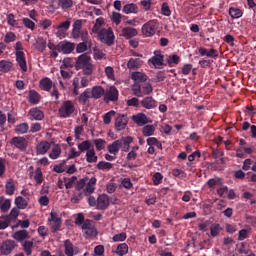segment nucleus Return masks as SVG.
<instances>
[{"label": "nucleus", "mask_w": 256, "mask_h": 256, "mask_svg": "<svg viewBox=\"0 0 256 256\" xmlns=\"http://www.w3.org/2000/svg\"><path fill=\"white\" fill-rule=\"evenodd\" d=\"M219 233H221V225L219 224H213L210 227V234L212 237H217V235H219Z\"/></svg>", "instance_id": "obj_55"}, {"label": "nucleus", "mask_w": 256, "mask_h": 256, "mask_svg": "<svg viewBox=\"0 0 256 256\" xmlns=\"http://www.w3.org/2000/svg\"><path fill=\"white\" fill-rule=\"evenodd\" d=\"M165 59V56H163V54H161V52H154V56L151 57V59L149 60L150 63H152V65H154L155 69H163V65L166 66L167 64H165L163 61Z\"/></svg>", "instance_id": "obj_12"}, {"label": "nucleus", "mask_w": 256, "mask_h": 256, "mask_svg": "<svg viewBox=\"0 0 256 256\" xmlns=\"http://www.w3.org/2000/svg\"><path fill=\"white\" fill-rule=\"evenodd\" d=\"M23 249L26 255H31V253H33V241H25L23 244Z\"/></svg>", "instance_id": "obj_52"}, {"label": "nucleus", "mask_w": 256, "mask_h": 256, "mask_svg": "<svg viewBox=\"0 0 256 256\" xmlns=\"http://www.w3.org/2000/svg\"><path fill=\"white\" fill-rule=\"evenodd\" d=\"M64 249V253L67 256H74L79 254V248L74 247L73 242H71L69 239L64 241Z\"/></svg>", "instance_id": "obj_14"}, {"label": "nucleus", "mask_w": 256, "mask_h": 256, "mask_svg": "<svg viewBox=\"0 0 256 256\" xmlns=\"http://www.w3.org/2000/svg\"><path fill=\"white\" fill-rule=\"evenodd\" d=\"M74 67L76 71H82L83 75L89 77L90 75H93V69L95 66L93 65V59H91L89 54L84 53L75 58Z\"/></svg>", "instance_id": "obj_1"}, {"label": "nucleus", "mask_w": 256, "mask_h": 256, "mask_svg": "<svg viewBox=\"0 0 256 256\" xmlns=\"http://www.w3.org/2000/svg\"><path fill=\"white\" fill-rule=\"evenodd\" d=\"M181 61V57L177 54H172L166 58V63L169 67H173V65H179Z\"/></svg>", "instance_id": "obj_37"}, {"label": "nucleus", "mask_w": 256, "mask_h": 256, "mask_svg": "<svg viewBox=\"0 0 256 256\" xmlns=\"http://www.w3.org/2000/svg\"><path fill=\"white\" fill-rule=\"evenodd\" d=\"M125 239H127V233H125V232L116 234L112 237V241H114V243H119L121 241H125Z\"/></svg>", "instance_id": "obj_59"}, {"label": "nucleus", "mask_w": 256, "mask_h": 256, "mask_svg": "<svg viewBox=\"0 0 256 256\" xmlns=\"http://www.w3.org/2000/svg\"><path fill=\"white\" fill-rule=\"evenodd\" d=\"M27 99L31 105H39L41 102V94L35 90H30Z\"/></svg>", "instance_id": "obj_26"}, {"label": "nucleus", "mask_w": 256, "mask_h": 256, "mask_svg": "<svg viewBox=\"0 0 256 256\" xmlns=\"http://www.w3.org/2000/svg\"><path fill=\"white\" fill-rule=\"evenodd\" d=\"M95 185H97V178H82L79 181H77L75 189L76 191H82L86 197H89V195L95 193Z\"/></svg>", "instance_id": "obj_2"}, {"label": "nucleus", "mask_w": 256, "mask_h": 256, "mask_svg": "<svg viewBox=\"0 0 256 256\" xmlns=\"http://www.w3.org/2000/svg\"><path fill=\"white\" fill-rule=\"evenodd\" d=\"M15 247H17V242H15L14 240H6L2 242L0 246V253L1 255H11Z\"/></svg>", "instance_id": "obj_10"}, {"label": "nucleus", "mask_w": 256, "mask_h": 256, "mask_svg": "<svg viewBox=\"0 0 256 256\" xmlns=\"http://www.w3.org/2000/svg\"><path fill=\"white\" fill-rule=\"evenodd\" d=\"M58 6L62 9H71L73 7V0H58Z\"/></svg>", "instance_id": "obj_49"}, {"label": "nucleus", "mask_w": 256, "mask_h": 256, "mask_svg": "<svg viewBox=\"0 0 256 256\" xmlns=\"http://www.w3.org/2000/svg\"><path fill=\"white\" fill-rule=\"evenodd\" d=\"M118 141L120 142V149H122L124 153L129 152V149H131V143H133V137L131 136L122 137Z\"/></svg>", "instance_id": "obj_22"}, {"label": "nucleus", "mask_w": 256, "mask_h": 256, "mask_svg": "<svg viewBox=\"0 0 256 256\" xmlns=\"http://www.w3.org/2000/svg\"><path fill=\"white\" fill-rule=\"evenodd\" d=\"M155 133V126L153 125H146L142 129V135L144 137H151V135H154Z\"/></svg>", "instance_id": "obj_48"}, {"label": "nucleus", "mask_w": 256, "mask_h": 256, "mask_svg": "<svg viewBox=\"0 0 256 256\" xmlns=\"http://www.w3.org/2000/svg\"><path fill=\"white\" fill-rule=\"evenodd\" d=\"M161 13L164 17H171V8H169V4L167 2L162 3Z\"/></svg>", "instance_id": "obj_54"}, {"label": "nucleus", "mask_w": 256, "mask_h": 256, "mask_svg": "<svg viewBox=\"0 0 256 256\" xmlns=\"http://www.w3.org/2000/svg\"><path fill=\"white\" fill-rule=\"evenodd\" d=\"M121 35L126 39H133V37H137V35H139V31L136 28L127 26L122 29Z\"/></svg>", "instance_id": "obj_20"}, {"label": "nucleus", "mask_w": 256, "mask_h": 256, "mask_svg": "<svg viewBox=\"0 0 256 256\" xmlns=\"http://www.w3.org/2000/svg\"><path fill=\"white\" fill-rule=\"evenodd\" d=\"M40 88L42 91H51V89H53V81L47 77L43 78L40 80Z\"/></svg>", "instance_id": "obj_32"}, {"label": "nucleus", "mask_w": 256, "mask_h": 256, "mask_svg": "<svg viewBox=\"0 0 256 256\" xmlns=\"http://www.w3.org/2000/svg\"><path fill=\"white\" fill-rule=\"evenodd\" d=\"M98 38L101 41V43H105V45H108V47H111V45L115 44V33L111 28L101 29L98 33Z\"/></svg>", "instance_id": "obj_5"}, {"label": "nucleus", "mask_w": 256, "mask_h": 256, "mask_svg": "<svg viewBox=\"0 0 256 256\" xmlns=\"http://www.w3.org/2000/svg\"><path fill=\"white\" fill-rule=\"evenodd\" d=\"M65 188L73 189V185H75V181H77V176H72L71 178H64Z\"/></svg>", "instance_id": "obj_53"}, {"label": "nucleus", "mask_w": 256, "mask_h": 256, "mask_svg": "<svg viewBox=\"0 0 256 256\" xmlns=\"http://www.w3.org/2000/svg\"><path fill=\"white\" fill-rule=\"evenodd\" d=\"M28 115L30 117V121H43V119H45V114L37 107L31 108Z\"/></svg>", "instance_id": "obj_15"}, {"label": "nucleus", "mask_w": 256, "mask_h": 256, "mask_svg": "<svg viewBox=\"0 0 256 256\" xmlns=\"http://www.w3.org/2000/svg\"><path fill=\"white\" fill-rule=\"evenodd\" d=\"M131 79L132 81H135V83L141 85V83H145V81H147L149 77H147V75L143 72H133L131 74Z\"/></svg>", "instance_id": "obj_29"}, {"label": "nucleus", "mask_w": 256, "mask_h": 256, "mask_svg": "<svg viewBox=\"0 0 256 256\" xmlns=\"http://www.w3.org/2000/svg\"><path fill=\"white\" fill-rule=\"evenodd\" d=\"M104 101L105 103L119 101V90H117V87L111 86L108 90L104 91Z\"/></svg>", "instance_id": "obj_8"}, {"label": "nucleus", "mask_w": 256, "mask_h": 256, "mask_svg": "<svg viewBox=\"0 0 256 256\" xmlns=\"http://www.w3.org/2000/svg\"><path fill=\"white\" fill-rule=\"evenodd\" d=\"M57 50L59 53H64V55H69L75 51V43L62 41L57 44Z\"/></svg>", "instance_id": "obj_11"}, {"label": "nucleus", "mask_w": 256, "mask_h": 256, "mask_svg": "<svg viewBox=\"0 0 256 256\" xmlns=\"http://www.w3.org/2000/svg\"><path fill=\"white\" fill-rule=\"evenodd\" d=\"M104 254H105V246L104 245H98L94 248L95 256H104Z\"/></svg>", "instance_id": "obj_64"}, {"label": "nucleus", "mask_w": 256, "mask_h": 256, "mask_svg": "<svg viewBox=\"0 0 256 256\" xmlns=\"http://www.w3.org/2000/svg\"><path fill=\"white\" fill-rule=\"evenodd\" d=\"M71 36L73 39H81L82 41H89V32L84 30H72Z\"/></svg>", "instance_id": "obj_25"}, {"label": "nucleus", "mask_w": 256, "mask_h": 256, "mask_svg": "<svg viewBox=\"0 0 256 256\" xmlns=\"http://www.w3.org/2000/svg\"><path fill=\"white\" fill-rule=\"evenodd\" d=\"M90 95L92 99H101L102 95H105V89L101 86H94L92 90H90Z\"/></svg>", "instance_id": "obj_31"}, {"label": "nucleus", "mask_w": 256, "mask_h": 256, "mask_svg": "<svg viewBox=\"0 0 256 256\" xmlns=\"http://www.w3.org/2000/svg\"><path fill=\"white\" fill-rule=\"evenodd\" d=\"M22 23L27 29H31V31L35 29V22L29 18H23Z\"/></svg>", "instance_id": "obj_60"}, {"label": "nucleus", "mask_w": 256, "mask_h": 256, "mask_svg": "<svg viewBox=\"0 0 256 256\" xmlns=\"http://www.w3.org/2000/svg\"><path fill=\"white\" fill-rule=\"evenodd\" d=\"M15 205L18 209H27V200H25L22 196H18L15 198Z\"/></svg>", "instance_id": "obj_47"}, {"label": "nucleus", "mask_w": 256, "mask_h": 256, "mask_svg": "<svg viewBox=\"0 0 256 256\" xmlns=\"http://www.w3.org/2000/svg\"><path fill=\"white\" fill-rule=\"evenodd\" d=\"M10 144L16 147V149H19V151H27L29 142L27 139H25V137L16 136L10 140Z\"/></svg>", "instance_id": "obj_7"}, {"label": "nucleus", "mask_w": 256, "mask_h": 256, "mask_svg": "<svg viewBox=\"0 0 256 256\" xmlns=\"http://www.w3.org/2000/svg\"><path fill=\"white\" fill-rule=\"evenodd\" d=\"M115 117V111L111 110L109 112H107L104 116H103V121L105 125H109V123H111V119Z\"/></svg>", "instance_id": "obj_61"}, {"label": "nucleus", "mask_w": 256, "mask_h": 256, "mask_svg": "<svg viewBox=\"0 0 256 256\" xmlns=\"http://www.w3.org/2000/svg\"><path fill=\"white\" fill-rule=\"evenodd\" d=\"M59 157H61V146H59V144H56L52 148L49 154V158L52 160H55V159H59Z\"/></svg>", "instance_id": "obj_41"}, {"label": "nucleus", "mask_w": 256, "mask_h": 256, "mask_svg": "<svg viewBox=\"0 0 256 256\" xmlns=\"http://www.w3.org/2000/svg\"><path fill=\"white\" fill-rule=\"evenodd\" d=\"M51 149V143L47 141H41L36 146V155H45L47 151Z\"/></svg>", "instance_id": "obj_24"}, {"label": "nucleus", "mask_w": 256, "mask_h": 256, "mask_svg": "<svg viewBox=\"0 0 256 256\" xmlns=\"http://www.w3.org/2000/svg\"><path fill=\"white\" fill-rule=\"evenodd\" d=\"M115 253L119 256L127 255V253H129V245H127V243L119 244Z\"/></svg>", "instance_id": "obj_43"}, {"label": "nucleus", "mask_w": 256, "mask_h": 256, "mask_svg": "<svg viewBox=\"0 0 256 256\" xmlns=\"http://www.w3.org/2000/svg\"><path fill=\"white\" fill-rule=\"evenodd\" d=\"M97 154L95 153V148H92L86 152V161L87 163H97Z\"/></svg>", "instance_id": "obj_44"}, {"label": "nucleus", "mask_w": 256, "mask_h": 256, "mask_svg": "<svg viewBox=\"0 0 256 256\" xmlns=\"http://www.w3.org/2000/svg\"><path fill=\"white\" fill-rule=\"evenodd\" d=\"M66 166H67V161L63 160L60 164L54 166L53 171L55 173H65Z\"/></svg>", "instance_id": "obj_50"}, {"label": "nucleus", "mask_w": 256, "mask_h": 256, "mask_svg": "<svg viewBox=\"0 0 256 256\" xmlns=\"http://www.w3.org/2000/svg\"><path fill=\"white\" fill-rule=\"evenodd\" d=\"M105 140L98 138L94 140V145L97 149V151H103V149H105Z\"/></svg>", "instance_id": "obj_57"}, {"label": "nucleus", "mask_w": 256, "mask_h": 256, "mask_svg": "<svg viewBox=\"0 0 256 256\" xmlns=\"http://www.w3.org/2000/svg\"><path fill=\"white\" fill-rule=\"evenodd\" d=\"M72 85L74 87L73 89L74 95H79V89H81V81L79 80V78L75 77L73 79Z\"/></svg>", "instance_id": "obj_56"}, {"label": "nucleus", "mask_w": 256, "mask_h": 256, "mask_svg": "<svg viewBox=\"0 0 256 256\" xmlns=\"http://www.w3.org/2000/svg\"><path fill=\"white\" fill-rule=\"evenodd\" d=\"M7 23L10 27H19V23L15 20V15L13 13L7 15Z\"/></svg>", "instance_id": "obj_51"}, {"label": "nucleus", "mask_w": 256, "mask_h": 256, "mask_svg": "<svg viewBox=\"0 0 256 256\" xmlns=\"http://www.w3.org/2000/svg\"><path fill=\"white\" fill-rule=\"evenodd\" d=\"M0 209L2 213H7L11 209V200L0 197Z\"/></svg>", "instance_id": "obj_35"}, {"label": "nucleus", "mask_w": 256, "mask_h": 256, "mask_svg": "<svg viewBox=\"0 0 256 256\" xmlns=\"http://www.w3.org/2000/svg\"><path fill=\"white\" fill-rule=\"evenodd\" d=\"M78 99L80 103L86 105L89 99H93L91 96V89L87 88L83 93L80 94Z\"/></svg>", "instance_id": "obj_36"}, {"label": "nucleus", "mask_w": 256, "mask_h": 256, "mask_svg": "<svg viewBox=\"0 0 256 256\" xmlns=\"http://www.w3.org/2000/svg\"><path fill=\"white\" fill-rule=\"evenodd\" d=\"M13 67V63L11 61L2 60L0 61V71L2 73H9Z\"/></svg>", "instance_id": "obj_42"}, {"label": "nucleus", "mask_w": 256, "mask_h": 256, "mask_svg": "<svg viewBox=\"0 0 256 256\" xmlns=\"http://www.w3.org/2000/svg\"><path fill=\"white\" fill-rule=\"evenodd\" d=\"M128 123H129V120L125 115H119L115 121V129L117 131H123V129L127 127Z\"/></svg>", "instance_id": "obj_23"}, {"label": "nucleus", "mask_w": 256, "mask_h": 256, "mask_svg": "<svg viewBox=\"0 0 256 256\" xmlns=\"http://www.w3.org/2000/svg\"><path fill=\"white\" fill-rule=\"evenodd\" d=\"M157 22L150 20L142 26V33L145 37H153L157 33Z\"/></svg>", "instance_id": "obj_6"}, {"label": "nucleus", "mask_w": 256, "mask_h": 256, "mask_svg": "<svg viewBox=\"0 0 256 256\" xmlns=\"http://www.w3.org/2000/svg\"><path fill=\"white\" fill-rule=\"evenodd\" d=\"M13 237L16 241H25V239H29V232L27 230H19L14 233Z\"/></svg>", "instance_id": "obj_39"}, {"label": "nucleus", "mask_w": 256, "mask_h": 256, "mask_svg": "<svg viewBox=\"0 0 256 256\" xmlns=\"http://www.w3.org/2000/svg\"><path fill=\"white\" fill-rule=\"evenodd\" d=\"M107 149L110 155H117L119 151H121V142L118 140H115L114 142L108 145Z\"/></svg>", "instance_id": "obj_30"}, {"label": "nucleus", "mask_w": 256, "mask_h": 256, "mask_svg": "<svg viewBox=\"0 0 256 256\" xmlns=\"http://www.w3.org/2000/svg\"><path fill=\"white\" fill-rule=\"evenodd\" d=\"M132 121L138 125V127H143V125H147L149 123V119L145 113H138L132 116Z\"/></svg>", "instance_id": "obj_21"}, {"label": "nucleus", "mask_w": 256, "mask_h": 256, "mask_svg": "<svg viewBox=\"0 0 256 256\" xmlns=\"http://www.w3.org/2000/svg\"><path fill=\"white\" fill-rule=\"evenodd\" d=\"M229 15L232 19H241V17H243V10L235 7H230Z\"/></svg>", "instance_id": "obj_38"}, {"label": "nucleus", "mask_w": 256, "mask_h": 256, "mask_svg": "<svg viewBox=\"0 0 256 256\" xmlns=\"http://www.w3.org/2000/svg\"><path fill=\"white\" fill-rule=\"evenodd\" d=\"M123 13H125L126 15H129L131 13H137L139 11V8L137 7L136 4L134 3H130V4H126L123 7Z\"/></svg>", "instance_id": "obj_40"}, {"label": "nucleus", "mask_w": 256, "mask_h": 256, "mask_svg": "<svg viewBox=\"0 0 256 256\" xmlns=\"http://www.w3.org/2000/svg\"><path fill=\"white\" fill-rule=\"evenodd\" d=\"M6 195H13L15 193V182L13 179H9L5 185Z\"/></svg>", "instance_id": "obj_46"}, {"label": "nucleus", "mask_w": 256, "mask_h": 256, "mask_svg": "<svg viewBox=\"0 0 256 256\" xmlns=\"http://www.w3.org/2000/svg\"><path fill=\"white\" fill-rule=\"evenodd\" d=\"M33 171L29 173V178L34 179L36 182V185H41L43 183V171L41 170L40 167L36 168L35 170V175H33Z\"/></svg>", "instance_id": "obj_28"}, {"label": "nucleus", "mask_w": 256, "mask_h": 256, "mask_svg": "<svg viewBox=\"0 0 256 256\" xmlns=\"http://www.w3.org/2000/svg\"><path fill=\"white\" fill-rule=\"evenodd\" d=\"M132 91L135 97H145V95L153 93V85L149 82H144L143 84L134 83Z\"/></svg>", "instance_id": "obj_4"}, {"label": "nucleus", "mask_w": 256, "mask_h": 256, "mask_svg": "<svg viewBox=\"0 0 256 256\" xmlns=\"http://www.w3.org/2000/svg\"><path fill=\"white\" fill-rule=\"evenodd\" d=\"M16 61L20 69L24 73H27V60L25 59V52L23 51L16 52Z\"/></svg>", "instance_id": "obj_19"}, {"label": "nucleus", "mask_w": 256, "mask_h": 256, "mask_svg": "<svg viewBox=\"0 0 256 256\" xmlns=\"http://www.w3.org/2000/svg\"><path fill=\"white\" fill-rule=\"evenodd\" d=\"M142 66L143 60H141L140 58H130L127 62V67L132 71L141 69Z\"/></svg>", "instance_id": "obj_27"}, {"label": "nucleus", "mask_w": 256, "mask_h": 256, "mask_svg": "<svg viewBox=\"0 0 256 256\" xmlns=\"http://www.w3.org/2000/svg\"><path fill=\"white\" fill-rule=\"evenodd\" d=\"M198 53L200 54L201 57H210L211 59H217L219 57V51L217 49H210L208 50L207 48H199Z\"/></svg>", "instance_id": "obj_17"}, {"label": "nucleus", "mask_w": 256, "mask_h": 256, "mask_svg": "<svg viewBox=\"0 0 256 256\" xmlns=\"http://www.w3.org/2000/svg\"><path fill=\"white\" fill-rule=\"evenodd\" d=\"M87 41L80 42L76 46V53H85L87 51Z\"/></svg>", "instance_id": "obj_63"}, {"label": "nucleus", "mask_w": 256, "mask_h": 256, "mask_svg": "<svg viewBox=\"0 0 256 256\" xmlns=\"http://www.w3.org/2000/svg\"><path fill=\"white\" fill-rule=\"evenodd\" d=\"M97 169H99V171H111L113 164L111 162L100 161L97 164Z\"/></svg>", "instance_id": "obj_45"}, {"label": "nucleus", "mask_w": 256, "mask_h": 256, "mask_svg": "<svg viewBox=\"0 0 256 256\" xmlns=\"http://www.w3.org/2000/svg\"><path fill=\"white\" fill-rule=\"evenodd\" d=\"M48 221H51L53 223L51 227L52 233H57V231L61 229V225L63 222L61 221V217H59V214H57V212L52 210Z\"/></svg>", "instance_id": "obj_9"}, {"label": "nucleus", "mask_w": 256, "mask_h": 256, "mask_svg": "<svg viewBox=\"0 0 256 256\" xmlns=\"http://www.w3.org/2000/svg\"><path fill=\"white\" fill-rule=\"evenodd\" d=\"M19 209L20 208L14 207L10 211L9 215H6V219H10V221L13 219H17V217H19V213H20Z\"/></svg>", "instance_id": "obj_58"}, {"label": "nucleus", "mask_w": 256, "mask_h": 256, "mask_svg": "<svg viewBox=\"0 0 256 256\" xmlns=\"http://www.w3.org/2000/svg\"><path fill=\"white\" fill-rule=\"evenodd\" d=\"M98 211H105L109 209V196L107 194H101L97 197V206Z\"/></svg>", "instance_id": "obj_13"}, {"label": "nucleus", "mask_w": 256, "mask_h": 256, "mask_svg": "<svg viewBox=\"0 0 256 256\" xmlns=\"http://www.w3.org/2000/svg\"><path fill=\"white\" fill-rule=\"evenodd\" d=\"M75 111V103L71 100H65L58 109V115L60 119H69V117L75 115Z\"/></svg>", "instance_id": "obj_3"}, {"label": "nucleus", "mask_w": 256, "mask_h": 256, "mask_svg": "<svg viewBox=\"0 0 256 256\" xmlns=\"http://www.w3.org/2000/svg\"><path fill=\"white\" fill-rule=\"evenodd\" d=\"M69 27H71V20H66L60 23L57 26V32H56L57 37H65V34L67 33V31H69Z\"/></svg>", "instance_id": "obj_18"}, {"label": "nucleus", "mask_w": 256, "mask_h": 256, "mask_svg": "<svg viewBox=\"0 0 256 256\" xmlns=\"http://www.w3.org/2000/svg\"><path fill=\"white\" fill-rule=\"evenodd\" d=\"M14 131L16 135H25V133L29 132V124L25 122L20 123L15 127Z\"/></svg>", "instance_id": "obj_33"}, {"label": "nucleus", "mask_w": 256, "mask_h": 256, "mask_svg": "<svg viewBox=\"0 0 256 256\" xmlns=\"http://www.w3.org/2000/svg\"><path fill=\"white\" fill-rule=\"evenodd\" d=\"M122 15L119 12H113L112 16H111V20L113 21V23H115L116 25H120L121 24V19H122Z\"/></svg>", "instance_id": "obj_62"}, {"label": "nucleus", "mask_w": 256, "mask_h": 256, "mask_svg": "<svg viewBox=\"0 0 256 256\" xmlns=\"http://www.w3.org/2000/svg\"><path fill=\"white\" fill-rule=\"evenodd\" d=\"M78 149L80 153H85V151L87 153L88 151H91V149H94L93 143H91V141L89 140H85L82 143L78 144Z\"/></svg>", "instance_id": "obj_34"}, {"label": "nucleus", "mask_w": 256, "mask_h": 256, "mask_svg": "<svg viewBox=\"0 0 256 256\" xmlns=\"http://www.w3.org/2000/svg\"><path fill=\"white\" fill-rule=\"evenodd\" d=\"M140 105L144 109H155L158 105V102L152 96H146L141 100Z\"/></svg>", "instance_id": "obj_16"}]
</instances>
